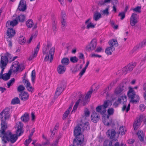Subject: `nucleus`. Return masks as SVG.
I'll return each mask as SVG.
<instances>
[{"instance_id": "nucleus-38", "label": "nucleus", "mask_w": 146, "mask_h": 146, "mask_svg": "<svg viewBox=\"0 0 146 146\" xmlns=\"http://www.w3.org/2000/svg\"><path fill=\"white\" fill-rule=\"evenodd\" d=\"M119 133L123 135L125 134V132H126V130L125 127L122 126L119 128Z\"/></svg>"}, {"instance_id": "nucleus-24", "label": "nucleus", "mask_w": 146, "mask_h": 146, "mask_svg": "<svg viewBox=\"0 0 146 146\" xmlns=\"http://www.w3.org/2000/svg\"><path fill=\"white\" fill-rule=\"evenodd\" d=\"M141 122V121L140 118L138 119L135 122L133 125L135 130H136L138 129L140 125Z\"/></svg>"}, {"instance_id": "nucleus-57", "label": "nucleus", "mask_w": 146, "mask_h": 146, "mask_svg": "<svg viewBox=\"0 0 146 146\" xmlns=\"http://www.w3.org/2000/svg\"><path fill=\"white\" fill-rule=\"evenodd\" d=\"M108 8H106L103 11V13L104 15H109V12H108Z\"/></svg>"}, {"instance_id": "nucleus-15", "label": "nucleus", "mask_w": 146, "mask_h": 146, "mask_svg": "<svg viewBox=\"0 0 146 146\" xmlns=\"http://www.w3.org/2000/svg\"><path fill=\"white\" fill-rule=\"evenodd\" d=\"M138 17L137 14L135 13H132L130 18V24L133 26L135 25L138 22L137 20Z\"/></svg>"}, {"instance_id": "nucleus-64", "label": "nucleus", "mask_w": 146, "mask_h": 146, "mask_svg": "<svg viewBox=\"0 0 146 146\" xmlns=\"http://www.w3.org/2000/svg\"><path fill=\"white\" fill-rule=\"evenodd\" d=\"M58 139H56L55 141L51 145V146H57L58 141Z\"/></svg>"}, {"instance_id": "nucleus-56", "label": "nucleus", "mask_w": 146, "mask_h": 146, "mask_svg": "<svg viewBox=\"0 0 146 146\" xmlns=\"http://www.w3.org/2000/svg\"><path fill=\"white\" fill-rule=\"evenodd\" d=\"M5 56H6L8 58L10 59V62H11L12 59L13 58V57L11 54L8 52H7L5 54Z\"/></svg>"}, {"instance_id": "nucleus-27", "label": "nucleus", "mask_w": 146, "mask_h": 146, "mask_svg": "<svg viewBox=\"0 0 146 146\" xmlns=\"http://www.w3.org/2000/svg\"><path fill=\"white\" fill-rule=\"evenodd\" d=\"M108 43L110 46L111 47H113L115 48V47L117 46L118 45L117 41L114 39L110 40Z\"/></svg>"}, {"instance_id": "nucleus-48", "label": "nucleus", "mask_w": 146, "mask_h": 146, "mask_svg": "<svg viewBox=\"0 0 146 146\" xmlns=\"http://www.w3.org/2000/svg\"><path fill=\"white\" fill-rule=\"evenodd\" d=\"M25 89V88L23 85H20L17 88V90L18 92H22Z\"/></svg>"}, {"instance_id": "nucleus-46", "label": "nucleus", "mask_w": 146, "mask_h": 146, "mask_svg": "<svg viewBox=\"0 0 146 146\" xmlns=\"http://www.w3.org/2000/svg\"><path fill=\"white\" fill-rule=\"evenodd\" d=\"M19 42H20V44L22 45L23 44L26 42V39L25 37L23 36H21L19 38Z\"/></svg>"}, {"instance_id": "nucleus-43", "label": "nucleus", "mask_w": 146, "mask_h": 146, "mask_svg": "<svg viewBox=\"0 0 146 146\" xmlns=\"http://www.w3.org/2000/svg\"><path fill=\"white\" fill-rule=\"evenodd\" d=\"M66 15L65 12L62 11L61 12V20H66Z\"/></svg>"}, {"instance_id": "nucleus-51", "label": "nucleus", "mask_w": 146, "mask_h": 146, "mask_svg": "<svg viewBox=\"0 0 146 146\" xmlns=\"http://www.w3.org/2000/svg\"><path fill=\"white\" fill-rule=\"evenodd\" d=\"M120 98H121V101H122L123 103L124 104H125L127 101L126 96H123L122 95Z\"/></svg>"}, {"instance_id": "nucleus-9", "label": "nucleus", "mask_w": 146, "mask_h": 146, "mask_svg": "<svg viewBox=\"0 0 146 146\" xmlns=\"http://www.w3.org/2000/svg\"><path fill=\"white\" fill-rule=\"evenodd\" d=\"M127 90V86L126 84H121L117 87L114 91V93L116 94H122Z\"/></svg>"}, {"instance_id": "nucleus-41", "label": "nucleus", "mask_w": 146, "mask_h": 146, "mask_svg": "<svg viewBox=\"0 0 146 146\" xmlns=\"http://www.w3.org/2000/svg\"><path fill=\"white\" fill-rule=\"evenodd\" d=\"M15 79L14 78H12L7 83L8 88H9L10 86H11L15 82Z\"/></svg>"}, {"instance_id": "nucleus-55", "label": "nucleus", "mask_w": 146, "mask_h": 146, "mask_svg": "<svg viewBox=\"0 0 146 146\" xmlns=\"http://www.w3.org/2000/svg\"><path fill=\"white\" fill-rule=\"evenodd\" d=\"M32 139H31V138L30 137H29V138L28 139H26L24 143V144H26L27 145H28L31 142Z\"/></svg>"}, {"instance_id": "nucleus-30", "label": "nucleus", "mask_w": 146, "mask_h": 146, "mask_svg": "<svg viewBox=\"0 0 146 146\" xmlns=\"http://www.w3.org/2000/svg\"><path fill=\"white\" fill-rule=\"evenodd\" d=\"M13 66H14V68L15 69L13 70V72H16L19 70V64L17 61H16L13 63Z\"/></svg>"}, {"instance_id": "nucleus-35", "label": "nucleus", "mask_w": 146, "mask_h": 146, "mask_svg": "<svg viewBox=\"0 0 146 146\" xmlns=\"http://www.w3.org/2000/svg\"><path fill=\"white\" fill-rule=\"evenodd\" d=\"M20 103V100L18 97H15L13 99L11 102V104L13 105L19 104Z\"/></svg>"}, {"instance_id": "nucleus-25", "label": "nucleus", "mask_w": 146, "mask_h": 146, "mask_svg": "<svg viewBox=\"0 0 146 146\" xmlns=\"http://www.w3.org/2000/svg\"><path fill=\"white\" fill-rule=\"evenodd\" d=\"M115 50L114 47L110 46L107 47L106 49L105 52L108 55H110L112 54V52Z\"/></svg>"}, {"instance_id": "nucleus-33", "label": "nucleus", "mask_w": 146, "mask_h": 146, "mask_svg": "<svg viewBox=\"0 0 146 146\" xmlns=\"http://www.w3.org/2000/svg\"><path fill=\"white\" fill-rule=\"evenodd\" d=\"M61 23L62 30L64 31L66 27L67 26L66 20H61Z\"/></svg>"}, {"instance_id": "nucleus-23", "label": "nucleus", "mask_w": 146, "mask_h": 146, "mask_svg": "<svg viewBox=\"0 0 146 146\" xmlns=\"http://www.w3.org/2000/svg\"><path fill=\"white\" fill-rule=\"evenodd\" d=\"M66 68L64 65H59L58 67L57 70L60 74L64 73L65 71Z\"/></svg>"}, {"instance_id": "nucleus-28", "label": "nucleus", "mask_w": 146, "mask_h": 146, "mask_svg": "<svg viewBox=\"0 0 146 146\" xmlns=\"http://www.w3.org/2000/svg\"><path fill=\"white\" fill-rule=\"evenodd\" d=\"M137 135L139 140L141 142L143 141L144 136L143 131L139 130L137 132Z\"/></svg>"}, {"instance_id": "nucleus-39", "label": "nucleus", "mask_w": 146, "mask_h": 146, "mask_svg": "<svg viewBox=\"0 0 146 146\" xmlns=\"http://www.w3.org/2000/svg\"><path fill=\"white\" fill-rule=\"evenodd\" d=\"M26 25L28 27L31 28L33 25V22L32 20H29L26 22Z\"/></svg>"}, {"instance_id": "nucleus-29", "label": "nucleus", "mask_w": 146, "mask_h": 146, "mask_svg": "<svg viewBox=\"0 0 146 146\" xmlns=\"http://www.w3.org/2000/svg\"><path fill=\"white\" fill-rule=\"evenodd\" d=\"M15 19L18 22L19 21L23 22L25 20V16L24 15H21L18 16Z\"/></svg>"}, {"instance_id": "nucleus-13", "label": "nucleus", "mask_w": 146, "mask_h": 146, "mask_svg": "<svg viewBox=\"0 0 146 146\" xmlns=\"http://www.w3.org/2000/svg\"><path fill=\"white\" fill-rule=\"evenodd\" d=\"M146 45V39L143 40L142 41L134 46L131 50L132 53H134L138 49L142 48Z\"/></svg>"}, {"instance_id": "nucleus-40", "label": "nucleus", "mask_w": 146, "mask_h": 146, "mask_svg": "<svg viewBox=\"0 0 146 146\" xmlns=\"http://www.w3.org/2000/svg\"><path fill=\"white\" fill-rule=\"evenodd\" d=\"M40 48V43L39 42L36 47V48L34 50V56L36 57L37 56V53L39 51Z\"/></svg>"}, {"instance_id": "nucleus-10", "label": "nucleus", "mask_w": 146, "mask_h": 146, "mask_svg": "<svg viewBox=\"0 0 146 146\" xmlns=\"http://www.w3.org/2000/svg\"><path fill=\"white\" fill-rule=\"evenodd\" d=\"M97 44L96 40L94 38L92 40L90 43L86 46V49L88 51L94 50L96 49Z\"/></svg>"}, {"instance_id": "nucleus-49", "label": "nucleus", "mask_w": 146, "mask_h": 146, "mask_svg": "<svg viewBox=\"0 0 146 146\" xmlns=\"http://www.w3.org/2000/svg\"><path fill=\"white\" fill-rule=\"evenodd\" d=\"M141 6H138L133 9V10L135 12H138L139 13H140L141 12Z\"/></svg>"}, {"instance_id": "nucleus-58", "label": "nucleus", "mask_w": 146, "mask_h": 146, "mask_svg": "<svg viewBox=\"0 0 146 146\" xmlns=\"http://www.w3.org/2000/svg\"><path fill=\"white\" fill-rule=\"evenodd\" d=\"M117 80H116L113 81L108 86H110V88L111 89V88L116 83Z\"/></svg>"}, {"instance_id": "nucleus-22", "label": "nucleus", "mask_w": 146, "mask_h": 146, "mask_svg": "<svg viewBox=\"0 0 146 146\" xmlns=\"http://www.w3.org/2000/svg\"><path fill=\"white\" fill-rule=\"evenodd\" d=\"M11 75V72L10 71H9L8 73H5L0 76V79H2L5 81H7L9 80Z\"/></svg>"}, {"instance_id": "nucleus-3", "label": "nucleus", "mask_w": 146, "mask_h": 146, "mask_svg": "<svg viewBox=\"0 0 146 146\" xmlns=\"http://www.w3.org/2000/svg\"><path fill=\"white\" fill-rule=\"evenodd\" d=\"M82 126L81 124H78L74 129V134L76 137V139H74L73 141L74 145H81L84 141V136L81 134L82 132L83 131Z\"/></svg>"}, {"instance_id": "nucleus-47", "label": "nucleus", "mask_w": 146, "mask_h": 146, "mask_svg": "<svg viewBox=\"0 0 146 146\" xmlns=\"http://www.w3.org/2000/svg\"><path fill=\"white\" fill-rule=\"evenodd\" d=\"M95 25L96 24L94 25L90 22L87 24L86 27L88 29H89L90 28L93 29L95 27Z\"/></svg>"}, {"instance_id": "nucleus-61", "label": "nucleus", "mask_w": 146, "mask_h": 146, "mask_svg": "<svg viewBox=\"0 0 146 146\" xmlns=\"http://www.w3.org/2000/svg\"><path fill=\"white\" fill-rule=\"evenodd\" d=\"M69 113L68 111H66L63 114V119H65L68 116Z\"/></svg>"}, {"instance_id": "nucleus-53", "label": "nucleus", "mask_w": 146, "mask_h": 146, "mask_svg": "<svg viewBox=\"0 0 146 146\" xmlns=\"http://www.w3.org/2000/svg\"><path fill=\"white\" fill-rule=\"evenodd\" d=\"M118 16L121 17V19L122 20L125 17V13L123 12L120 13L118 15Z\"/></svg>"}, {"instance_id": "nucleus-11", "label": "nucleus", "mask_w": 146, "mask_h": 146, "mask_svg": "<svg viewBox=\"0 0 146 146\" xmlns=\"http://www.w3.org/2000/svg\"><path fill=\"white\" fill-rule=\"evenodd\" d=\"M66 88L65 84L63 82H61L59 84L56 89L55 92V96L57 97L59 96L62 92Z\"/></svg>"}, {"instance_id": "nucleus-37", "label": "nucleus", "mask_w": 146, "mask_h": 146, "mask_svg": "<svg viewBox=\"0 0 146 146\" xmlns=\"http://www.w3.org/2000/svg\"><path fill=\"white\" fill-rule=\"evenodd\" d=\"M26 87L27 90L31 93H33L34 91V88L31 86L30 83H27V85H26Z\"/></svg>"}, {"instance_id": "nucleus-1", "label": "nucleus", "mask_w": 146, "mask_h": 146, "mask_svg": "<svg viewBox=\"0 0 146 146\" xmlns=\"http://www.w3.org/2000/svg\"><path fill=\"white\" fill-rule=\"evenodd\" d=\"M17 126L16 134H12L11 132L8 131L6 132V134L1 137L2 141L5 143H6L7 141H10L12 143H15L18 137L20 136L23 133V124L19 122L17 123Z\"/></svg>"}, {"instance_id": "nucleus-4", "label": "nucleus", "mask_w": 146, "mask_h": 146, "mask_svg": "<svg viewBox=\"0 0 146 146\" xmlns=\"http://www.w3.org/2000/svg\"><path fill=\"white\" fill-rule=\"evenodd\" d=\"M92 92V90L89 91L84 98V96L80 93L79 99L74 105L72 112V113L73 111L75 112V111L76 110L78 106L80 103H82L83 106H85L87 104L88 102V98H90Z\"/></svg>"}, {"instance_id": "nucleus-42", "label": "nucleus", "mask_w": 146, "mask_h": 146, "mask_svg": "<svg viewBox=\"0 0 146 146\" xmlns=\"http://www.w3.org/2000/svg\"><path fill=\"white\" fill-rule=\"evenodd\" d=\"M31 80L32 82L34 83L35 77V70L32 71L31 74Z\"/></svg>"}, {"instance_id": "nucleus-21", "label": "nucleus", "mask_w": 146, "mask_h": 146, "mask_svg": "<svg viewBox=\"0 0 146 146\" xmlns=\"http://www.w3.org/2000/svg\"><path fill=\"white\" fill-rule=\"evenodd\" d=\"M115 134L116 132L115 130L111 129H109L106 133L107 136L110 139H113L114 138Z\"/></svg>"}, {"instance_id": "nucleus-31", "label": "nucleus", "mask_w": 146, "mask_h": 146, "mask_svg": "<svg viewBox=\"0 0 146 146\" xmlns=\"http://www.w3.org/2000/svg\"><path fill=\"white\" fill-rule=\"evenodd\" d=\"M89 124V123L88 122H86L85 123H83L81 124V125L82 126V130L84 131V130H88L90 129Z\"/></svg>"}, {"instance_id": "nucleus-5", "label": "nucleus", "mask_w": 146, "mask_h": 146, "mask_svg": "<svg viewBox=\"0 0 146 146\" xmlns=\"http://www.w3.org/2000/svg\"><path fill=\"white\" fill-rule=\"evenodd\" d=\"M127 95L128 97L131 99L130 102L133 103H136L139 100V96L135 94V92L132 88H130Z\"/></svg>"}, {"instance_id": "nucleus-50", "label": "nucleus", "mask_w": 146, "mask_h": 146, "mask_svg": "<svg viewBox=\"0 0 146 146\" xmlns=\"http://www.w3.org/2000/svg\"><path fill=\"white\" fill-rule=\"evenodd\" d=\"M107 112L108 115H111L114 113V110L113 108H109L108 109Z\"/></svg>"}, {"instance_id": "nucleus-18", "label": "nucleus", "mask_w": 146, "mask_h": 146, "mask_svg": "<svg viewBox=\"0 0 146 146\" xmlns=\"http://www.w3.org/2000/svg\"><path fill=\"white\" fill-rule=\"evenodd\" d=\"M18 23L17 21L15 19L13 20L12 21H8L6 23V27L8 28H10L11 27H12L17 25Z\"/></svg>"}, {"instance_id": "nucleus-17", "label": "nucleus", "mask_w": 146, "mask_h": 146, "mask_svg": "<svg viewBox=\"0 0 146 146\" xmlns=\"http://www.w3.org/2000/svg\"><path fill=\"white\" fill-rule=\"evenodd\" d=\"M8 62V58L6 56H1L0 61V66H7Z\"/></svg>"}, {"instance_id": "nucleus-20", "label": "nucleus", "mask_w": 146, "mask_h": 146, "mask_svg": "<svg viewBox=\"0 0 146 146\" xmlns=\"http://www.w3.org/2000/svg\"><path fill=\"white\" fill-rule=\"evenodd\" d=\"M92 121L94 123H96L100 119V116L95 111L91 115Z\"/></svg>"}, {"instance_id": "nucleus-59", "label": "nucleus", "mask_w": 146, "mask_h": 146, "mask_svg": "<svg viewBox=\"0 0 146 146\" xmlns=\"http://www.w3.org/2000/svg\"><path fill=\"white\" fill-rule=\"evenodd\" d=\"M6 66H0V68L1 69V70L0 73V76L3 75V73L4 72V70Z\"/></svg>"}, {"instance_id": "nucleus-7", "label": "nucleus", "mask_w": 146, "mask_h": 146, "mask_svg": "<svg viewBox=\"0 0 146 146\" xmlns=\"http://www.w3.org/2000/svg\"><path fill=\"white\" fill-rule=\"evenodd\" d=\"M136 65V63L135 62L129 63L127 66L123 68L121 70H119V72H122L121 74H125L131 71Z\"/></svg>"}, {"instance_id": "nucleus-63", "label": "nucleus", "mask_w": 146, "mask_h": 146, "mask_svg": "<svg viewBox=\"0 0 146 146\" xmlns=\"http://www.w3.org/2000/svg\"><path fill=\"white\" fill-rule=\"evenodd\" d=\"M25 68V67L24 66L23 64H21L20 65L19 64V70L21 71H22Z\"/></svg>"}, {"instance_id": "nucleus-60", "label": "nucleus", "mask_w": 146, "mask_h": 146, "mask_svg": "<svg viewBox=\"0 0 146 146\" xmlns=\"http://www.w3.org/2000/svg\"><path fill=\"white\" fill-rule=\"evenodd\" d=\"M140 109L142 111H143L145 109V106L143 104H141L139 106Z\"/></svg>"}, {"instance_id": "nucleus-34", "label": "nucleus", "mask_w": 146, "mask_h": 146, "mask_svg": "<svg viewBox=\"0 0 146 146\" xmlns=\"http://www.w3.org/2000/svg\"><path fill=\"white\" fill-rule=\"evenodd\" d=\"M69 59L67 58H64L61 60V62L63 65H67L69 63Z\"/></svg>"}, {"instance_id": "nucleus-36", "label": "nucleus", "mask_w": 146, "mask_h": 146, "mask_svg": "<svg viewBox=\"0 0 146 146\" xmlns=\"http://www.w3.org/2000/svg\"><path fill=\"white\" fill-rule=\"evenodd\" d=\"M114 141L113 140L112 141L106 140L104 142V146H113L112 143Z\"/></svg>"}, {"instance_id": "nucleus-45", "label": "nucleus", "mask_w": 146, "mask_h": 146, "mask_svg": "<svg viewBox=\"0 0 146 146\" xmlns=\"http://www.w3.org/2000/svg\"><path fill=\"white\" fill-rule=\"evenodd\" d=\"M121 98H119L118 100L113 104V105L115 106V107H117L118 105L121 103Z\"/></svg>"}, {"instance_id": "nucleus-26", "label": "nucleus", "mask_w": 146, "mask_h": 146, "mask_svg": "<svg viewBox=\"0 0 146 146\" xmlns=\"http://www.w3.org/2000/svg\"><path fill=\"white\" fill-rule=\"evenodd\" d=\"M29 119V114L27 113H25L21 117V120L25 123L28 121Z\"/></svg>"}, {"instance_id": "nucleus-2", "label": "nucleus", "mask_w": 146, "mask_h": 146, "mask_svg": "<svg viewBox=\"0 0 146 146\" xmlns=\"http://www.w3.org/2000/svg\"><path fill=\"white\" fill-rule=\"evenodd\" d=\"M52 43L49 41L47 42L46 45H44L42 49V52L44 54H46L44 60L47 61L48 60L50 55V58L49 60L51 62L53 60V55L54 52L55 48L54 47H52Z\"/></svg>"}, {"instance_id": "nucleus-44", "label": "nucleus", "mask_w": 146, "mask_h": 146, "mask_svg": "<svg viewBox=\"0 0 146 146\" xmlns=\"http://www.w3.org/2000/svg\"><path fill=\"white\" fill-rule=\"evenodd\" d=\"M70 62L72 63H75L78 61V58L75 56L71 57L70 58Z\"/></svg>"}, {"instance_id": "nucleus-12", "label": "nucleus", "mask_w": 146, "mask_h": 146, "mask_svg": "<svg viewBox=\"0 0 146 146\" xmlns=\"http://www.w3.org/2000/svg\"><path fill=\"white\" fill-rule=\"evenodd\" d=\"M1 121V129L0 130V132L1 133L0 137H2L6 134V132H5V130L7 128V123L6 122V121L2 120Z\"/></svg>"}, {"instance_id": "nucleus-54", "label": "nucleus", "mask_w": 146, "mask_h": 146, "mask_svg": "<svg viewBox=\"0 0 146 146\" xmlns=\"http://www.w3.org/2000/svg\"><path fill=\"white\" fill-rule=\"evenodd\" d=\"M143 90H145L144 93L143 97L146 102V83L143 85Z\"/></svg>"}, {"instance_id": "nucleus-14", "label": "nucleus", "mask_w": 146, "mask_h": 146, "mask_svg": "<svg viewBox=\"0 0 146 146\" xmlns=\"http://www.w3.org/2000/svg\"><path fill=\"white\" fill-rule=\"evenodd\" d=\"M27 9V4L25 0H21L19 2L17 9L21 11H24Z\"/></svg>"}, {"instance_id": "nucleus-62", "label": "nucleus", "mask_w": 146, "mask_h": 146, "mask_svg": "<svg viewBox=\"0 0 146 146\" xmlns=\"http://www.w3.org/2000/svg\"><path fill=\"white\" fill-rule=\"evenodd\" d=\"M86 70V69L84 68L81 71L79 74V75L80 76V77H81L84 74Z\"/></svg>"}, {"instance_id": "nucleus-52", "label": "nucleus", "mask_w": 146, "mask_h": 146, "mask_svg": "<svg viewBox=\"0 0 146 146\" xmlns=\"http://www.w3.org/2000/svg\"><path fill=\"white\" fill-rule=\"evenodd\" d=\"M56 23H55L54 20V21L52 23V29L54 33H56L57 31V28L56 27Z\"/></svg>"}, {"instance_id": "nucleus-6", "label": "nucleus", "mask_w": 146, "mask_h": 146, "mask_svg": "<svg viewBox=\"0 0 146 146\" xmlns=\"http://www.w3.org/2000/svg\"><path fill=\"white\" fill-rule=\"evenodd\" d=\"M111 102L109 100L105 101L102 105L99 106L96 108V111L100 113L102 115H103L106 112V109L108 106L109 104Z\"/></svg>"}, {"instance_id": "nucleus-32", "label": "nucleus", "mask_w": 146, "mask_h": 146, "mask_svg": "<svg viewBox=\"0 0 146 146\" xmlns=\"http://www.w3.org/2000/svg\"><path fill=\"white\" fill-rule=\"evenodd\" d=\"M101 17V14L98 12H96L94 13L93 15V19L96 21L99 20Z\"/></svg>"}, {"instance_id": "nucleus-19", "label": "nucleus", "mask_w": 146, "mask_h": 146, "mask_svg": "<svg viewBox=\"0 0 146 146\" xmlns=\"http://www.w3.org/2000/svg\"><path fill=\"white\" fill-rule=\"evenodd\" d=\"M29 96V94L25 92H21L19 95V98L21 100L23 101H25L28 100Z\"/></svg>"}, {"instance_id": "nucleus-16", "label": "nucleus", "mask_w": 146, "mask_h": 146, "mask_svg": "<svg viewBox=\"0 0 146 146\" xmlns=\"http://www.w3.org/2000/svg\"><path fill=\"white\" fill-rule=\"evenodd\" d=\"M15 33V31L12 28H8L6 33L7 38H12L14 36Z\"/></svg>"}, {"instance_id": "nucleus-8", "label": "nucleus", "mask_w": 146, "mask_h": 146, "mask_svg": "<svg viewBox=\"0 0 146 146\" xmlns=\"http://www.w3.org/2000/svg\"><path fill=\"white\" fill-rule=\"evenodd\" d=\"M10 109L8 108H5L0 113V119L1 121H6L10 117Z\"/></svg>"}]
</instances>
